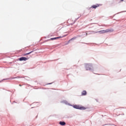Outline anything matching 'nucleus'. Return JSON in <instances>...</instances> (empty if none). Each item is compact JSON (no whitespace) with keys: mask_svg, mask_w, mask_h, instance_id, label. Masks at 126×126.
Masks as SVG:
<instances>
[{"mask_svg":"<svg viewBox=\"0 0 126 126\" xmlns=\"http://www.w3.org/2000/svg\"><path fill=\"white\" fill-rule=\"evenodd\" d=\"M100 34H104V33H109V32H114L113 29H107L106 30H102L98 32Z\"/></svg>","mask_w":126,"mask_h":126,"instance_id":"obj_1","label":"nucleus"},{"mask_svg":"<svg viewBox=\"0 0 126 126\" xmlns=\"http://www.w3.org/2000/svg\"><path fill=\"white\" fill-rule=\"evenodd\" d=\"M86 70H91V69L93 68V66L91 64H87L86 65Z\"/></svg>","mask_w":126,"mask_h":126,"instance_id":"obj_2","label":"nucleus"},{"mask_svg":"<svg viewBox=\"0 0 126 126\" xmlns=\"http://www.w3.org/2000/svg\"><path fill=\"white\" fill-rule=\"evenodd\" d=\"M74 108H75V109H79V110H86V108L82 106H79V105H74Z\"/></svg>","mask_w":126,"mask_h":126,"instance_id":"obj_3","label":"nucleus"},{"mask_svg":"<svg viewBox=\"0 0 126 126\" xmlns=\"http://www.w3.org/2000/svg\"><path fill=\"white\" fill-rule=\"evenodd\" d=\"M68 23L69 24H71V25H72V24H74V20H73L71 19H70L68 20Z\"/></svg>","mask_w":126,"mask_h":126,"instance_id":"obj_4","label":"nucleus"},{"mask_svg":"<svg viewBox=\"0 0 126 126\" xmlns=\"http://www.w3.org/2000/svg\"><path fill=\"white\" fill-rule=\"evenodd\" d=\"M99 5L98 4H96V5H93L91 7V8H94L96 9L97 7H99Z\"/></svg>","mask_w":126,"mask_h":126,"instance_id":"obj_5","label":"nucleus"},{"mask_svg":"<svg viewBox=\"0 0 126 126\" xmlns=\"http://www.w3.org/2000/svg\"><path fill=\"white\" fill-rule=\"evenodd\" d=\"M63 37H65V35H64L63 36H59V37L52 38L50 39V40H57V39H60V38H63Z\"/></svg>","mask_w":126,"mask_h":126,"instance_id":"obj_6","label":"nucleus"},{"mask_svg":"<svg viewBox=\"0 0 126 126\" xmlns=\"http://www.w3.org/2000/svg\"><path fill=\"white\" fill-rule=\"evenodd\" d=\"M27 58L26 57H21L19 58V61H27Z\"/></svg>","mask_w":126,"mask_h":126,"instance_id":"obj_7","label":"nucleus"},{"mask_svg":"<svg viewBox=\"0 0 126 126\" xmlns=\"http://www.w3.org/2000/svg\"><path fill=\"white\" fill-rule=\"evenodd\" d=\"M87 94V92H86V91H83L82 92V96H85Z\"/></svg>","mask_w":126,"mask_h":126,"instance_id":"obj_8","label":"nucleus"},{"mask_svg":"<svg viewBox=\"0 0 126 126\" xmlns=\"http://www.w3.org/2000/svg\"><path fill=\"white\" fill-rule=\"evenodd\" d=\"M59 124L61 125V126H65V122H64L61 121Z\"/></svg>","mask_w":126,"mask_h":126,"instance_id":"obj_9","label":"nucleus"},{"mask_svg":"<svg viewBox=\"0 0 126 126\" xmlns=\"http://www.w3.org/2000/svg\"><path fill=\"white\" fill-rule=\"evenodd\" d=\"M32 53H33V51L30 52V53H27L26 55H30V54H31Z\"/></svg>","mask_w":126,"mask_h":126,"instance_id":"obj_10","label":"nucleus"},{"mask_svg":"<svg viewBox=\"0 0 126 126\" xmlns=\"http://www.w3.org/2000/svg\"><path fill=\"white\" fill-rule=\"evenodd\" d=\"M74 39H75V38H72L71 39H70L68 42H70V41H71V40H74Z\"/></svg>","mask_w":126,"mask_h":126,"instance_id":"obj_11","label":"nucleus"},{"mask_svg":"<svg viewBox=\"0 0 126 126\" xmlns=\"http://www.w3.org/2000/svg\"><path fill=\"white\" fill-rule=\"evenodd\" d=\"M120 1H124V0H120Z\"/></svg>","mask_w":126,"mask_h":126,"instance_id":"obj_12","label":"nucleus"},{"mask_svg":"<svg viewBox=\"0 0 126 126\" xmlns=\"http://www.w3.org/2000/svg\"><path fill=\"white\" fill-rule=\"evenodd\" d=\"M19 86H21V85H19Z\"/></svg>","mask_w":126,"mask_h":126,"instance_id":"obj_13","label":"nucleus"}]
</instances>
